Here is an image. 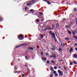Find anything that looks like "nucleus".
Wrapping results in <instances>:
<instances>
[{"label": "nucleus", "mask_w": 77, "mask_h": 77, "mask_svg": "<svg viewBox=\"0 0 77 77\" xmlns=\"http://www.w3.org/2000/svg\"><path fill=\"white\" fill-rule=\"evenodd\" d=\"M25 67L26 66V67H28L27 65H25Z\"/></svg>", "instance_id": "obj_52"}, {"label": "nucleus", "mask_w": 77, "mask_h": 77, "mask_svg": "<svg viewBox=\"0 0 77 77\" xmlns=\"http://www.w3.org/2000/svg\"><path fill=\"white\" fill-rule=\"evenodd\" d=\"M26 65H27H27H28V63H26Z\"/></svg>", "instance_id": "obj_57"}, {"label": "nucleus", "mask_w": 77, "mask_h": 77, "mask_svg": "<svg viewBox=\"0 0 77 77\" xmlns=\"http://www.w3.org/2000/svg\"><path fill=\"white\" fill-rule=\"evenodd\" d=\"M36 22H39V20H36Z\"/></svg>", "instance_id": "obj_33"}, {"label": "nucleus", "mask_w": 77, "mask_h": 77, "mask_svg": "<svg viewBox=\"0 0 77 77\" xmlns=\"http://www.w3.org/2000/svg\"><path fill=\"white\" fill-rule=\"evenodd\" d=\"M58 51L60 52H62V49L61 48L59 47V48Z\"/></svg>", "instance_id": "obj_8"}, {"label": "nucleus", "mask_w": 77, "mask_h": 77, "mask_svg": "<svg viewBox=\"0 0 77 77\" xmlns=\"http://www.w3.org/2000/svg\"><path fill=\"white\" fill-rule=\"evenodd\" d=\"M75 33H77V31L76 30V31H75Z\"/></svg>", "instance_id": "obj_62"}, {"label": "nucleus", "mask_w": 77, "mask_h": 77, "mask_svg": "<svg viewBox=\"0 0 77 77\" xmlns=\"http://www.w3.org/2000/svg\"><path fill=\"white\" fill-rule=\"evenodd\" d=\"M29 49L30 50H33V48L29 47Z\"/></svg>", "instance_id": "obj_15"}, {"label": "nucleus", "mask_w": 77, "mask_h": 77, "mask_svg": "<svg viewBox=\"0 0 77 77\" xmlns=\"http://www.w3.org/2000/svg\"><path fill=\"white\" fill-rule=\"evenodd\" d=\"M57 68L56 67V66H55L54 67V69H57Z\"/></svg>", "instance_id": "obj_30"}, {"label": "nucleus", "mask_w": 77, "mask_h": 77, "mask_svg": "<svg viewBox=\"0 0 77 77\" xmlns=\"http://www.w3.org/2000/svg\"><path fill=\"white\" fill-rule=\"evenodd\" d=\"M67 32H68V33H69L70 35H71V31H69V29H67Z\"/></svg>", "instance_id": "obj_10"}, {"label": "nucleus", "mask_w": 77, "mask_h": 77, "mask_svg": "<svg viewBox=\"0 0 77 77\" xmlns=\"http://www.w3.org/2000/svg\"><path fill=\"white\" fill-rule=\"evenodd\" d=\"M16 72H17V71H16L15 72H14V73H16Z\"/></svg>", "instance_id": "obj_60"}, {"label": "nucleus", "mask_w": 77, "mask_h": 77, "mask_svg": "<svg viewBox=\"0 0 77 77\" xmlns=\"http://www.w3.org/2000/svg\"><path fill=\"white\" fill-rule=\"evenodd\" d=\"M47 0H44V1H45V2H46Z\"/></svg>", "instance_id": "obj_63"}, {"label": "nucleus", "mask_w": 77, "mask_h": 77, "mask_svg": "<svg viewBox=\"0 0 77 77\" xmlns=\"http://www.w3.org/2000/svg\"><path fill=\"white\" fill-rule=\"evenodd\" d=\"M39 15H41L43 14L42 12L39 13Z\"/></svg>", "instance_id": "obj_24"}, {"label": "nucleus", "mask_w": 77, "mask_h": 77, "mask_svg": "<svg viewBox=\"0 0 77 77\" xmlns=\"http://www.w3.org/2000/svg\"><path fill=\"white\" fill-rule=\"evenodd\" d=\"M56 72H56V71H53V73H54V74H55L56 73Z\"/></svg>", "instance_id": "obj_35"}, {"label": "nucleus", "mask_w": 77, "mask_h": 77, "mask_svg": "<svg viewBox=\"0 0 77 77\" xmlns=\"http://www.w3.org/2000/svg\"><path fill=\"white\" fill-rule=\"evenodd\" d=\"M65 27L66 28H68V27H69V26L66 25L65 26Z\"/></svg>", "instance_id": "obj_25"}, {"label": "nucleus", "mask_w": 77, "mask_h": 77, "mask_svg": "<svg viewBox=\"0 0 77 77\" xmlns=\"http://www.w3.org/2000/svg\"><path fill=\"white\" fill-rule=\"evenodd\" d=\"M27 15H28V14H26V15H25V16H27Z\"/></svg>", "instance_id": "obj_53"}, {"label": "nucleus", "mask_w": 77, "mask_h": 77, "mask_svg": "<svg viewBox=\"0 0 77 77\" xmlns=\"http://www.w3.org/2000/svg\"><path fill=\"white\" fill-rule=\"evenodd\" d=\"M51 50H53V51H54L56 49L55 48H52L51 49Z\"/></svg>", "instance_id": "obj_20"}, {"label": "nucleus", "mask_w": 77, "mask_h": 77, "mask_svg": "<svg viewBox=\"0 0 77 77\" xmlns=\"http://www.w3.org/2000/svg\"><path fill=\"white\" fill-rule=\"evenodd\" d=\"M24 74H23L22 75V77H24Z\"/></svg>", "instance_id": "obj_44"}, {"label": "nucleus", "mask_w": 77, "mask_h": 77, "mask_svg": "<svg viewBox=\"0 0 77 77\" xmlns=\"http://www.w3.org/2000/svg\"><path fill=\"white\" fill-rule=\"evenodd\" d=\"M48 33L50 34L52 38H54L55 40V42H57V40H56V36L55 35V34L54 33V32H52V31L51 30L49 31Z\"/></svg>", "instance_id": "obj_1"}, {"label": "nucleus", "mask_w": 77, "mask_h": 77, "mask_svg": "<svg viewBox=\"0 0 77 77\" xmlns=\"http://www.w3.org/2000/svg\"><path fill=\"white\" fill-rule=\"evenodd\" d=\"M70 19H74L75 17V16H74V14H71L70 15Z\"/></svg>", "instance_id": "obj_5"}, {"label": "nucleus", "mask_w": 77, "mask_h": 77, "mask_svg": "<svg viewBox=\"0 0 77 77\" xmlns=\"http://www.w3.org/2000/svg\"><path fill=\"white\" fill-rule=\"evenodd\" d=\"M51 62H52V63H55V62H54V60H51Z\"/></svg>", "instance_id": "obj_23"}, {"label": "nucleus", "mask_w": 77, "mask_h": 77, "mask_svg": "<svg viewBox=\"0 0 77 77\" xmlns=\"http://www.w3.org/2000/svg\"><path fill=\"white\" fill-rule=\"evenodd\" d=\"M40 37H41V39H42L44 37V35H42V34H40Z\"/></svg>", "instance_id": "obj_11"}, {"label": "nucleus", "mask_w": 77, "mask_h": 77, "mask_svg": "<svg viewBox=\"0 0 77 77\" xmlns=\"http://www.w3.org/2000/svg\"><path fill=\"white\" fill-rule=\"evenodd\" d=\"M42 60L44 61V60L45 61L47 60V58H44V57H42Z\"/></svg>", "instance_id": "obj_9"}, {"label": "nucleus", "mask_w": 77, "mask_h": 77, "mask_svg": "<svg viewBox=\"0 0 77 77\" xmlns=\"http://www.w3.org/2000/svg\"><path fill=\"white\" fill-rule=\"evenodd\" d=\"M72 65V63H70V65Z\"/></svg>", "instance_id": "obj_40"}, {"label": "nucleus", "mask_w": 77, "mask_h": 77, "mask_svg": "<svg viewBox=\"0 0 77 77\" xmlns=\"http://www.w3.org/2000/svg\"><path fill=\"white\" fill-rule=\"evenodd\" d=\"M0 20H3V17H0Z\"/></svg>", "instance_id": "obj_43"}, {"label": "nucleus", "mask_w": 77, "mask_h": 77, "mask_svg": "<svg viewBox=\"0 0 77 77\" xmlns=\"http://www.w3.org/2000/svg\"><path fill=\"white\" fill-rule=\"evenodd\" d=\"M75 50L77 51V48H75Z\"/></svg>", "instance_id": "obj_51"}, {"label": "nucleus", "mask_w": 77, "mask_h": 77, "mask_svg": "<svg viewBox=\"0 0 77 77\" xmlns=\"http://www.w3.org/2000/svg\"><path fill=\"white\" fill-rule=\"evenodd\" d=\"M54 59H56V55H54Z\"/></svg>", "instance_id": "obj_29"}, {"label": "nucleus", "mask_w": 77, "mask_h": 77, "mask_svg": "<svg viewBox=\"0 0 77 77\" xmlns=\"http://www.w3.org/2000/svg\"><path fill=\"white\" fill-rule=\"evenodd\" d=\"M75 21L76 22V24H77V20H75Z\"/></svg>", "instance_id": "obj_38"}, {"label": "nucleus", "mask_w": 77, "mask_h": 77, "mask_svg": "<svg viewBox=\"0 0 77 77\" xmlns=\"http://www.w3.org/2000/svg\"><path fill=\"white\" fill-rule=\"evenodd\" d=\"M31 2H32V3H35L36 2V0H32Z\"/></svg>", "instance_id": "obj_13"}, {"label": "nucleus", "mask_w": 77, "mask_h": 77, "mask_svg": "<svg viewBox=\"0 0 77 77\" xmlns=\"http://www.w3.org/2000/svg\"><path fill=\"white\" fill-rule=\"evenodd\" d=\"M69 52L70 53H71V50H69Z\"/></svg>", "instance_id": "obj_50"}, {"label": "nucleus", "mask_w": 77, "mask_h": 77, "mask_svg": "<svg viewBox=\"0 0 77 77\" xmlns=\"http://www.w3.org/2000/svg\"><path fill=\"white\" fill-rule=\"evenodd\" d=\"M46 63H50V62H49V61H47Z\"/></svg>", "instance_id": "obj_42"}, {"label": "nucleus", "mask_w": 77, "mask_h": 77, "mask_svg": "<svg viewBox=\"0 0 77 77\" xmlns=\"http://www.w3.org/2000/svg\"><path fill=\"white\" fill-rule=\"evenodd\" d=\"M55 55L54 54H52L51 56V57H54V55Z\"/></svg>", "instance_id": "obj_19"}, {"label": "nucleus", "mask_w": 77, "mask_h": 77, "mask_svg": "<svg viewBox=\"0 0 77 77\" xmlns=\"http://www.w3.org/2000/svg\"><path fill=\"white\" fill-rule=\"evenodd\" d=\"M53 47L54 48H56V46L53 45Z\"/></svg>", "instance_id": "obj_49"}, {"label": "nucleus", "mask_w": 77, "mask_h": 77, "mask_svg": "<svg viewBox=\"0 0 77 77\" xmlns=\"http://www.w3.org/2000/svg\"><path fill=\"white\" fill-rule=\"evenodd\" d=\"M58 72L59 74V76H62L63 75V72L62 71H61L60 70H58Z\"/></svg>", "instance_id": "obj_4"}, {"label": "nucleus", "mask_w": 77, "mask_h": 77, "mask_svg": "<svg viewBox=\"0 0 77 77\" xmlns=\"http://www.w3.org/2000/svg\"><path fill=\"white\" fill-rule=\"evenodd\" d=\"M65 47V43L63 44V45L62 46V47Z\"/></svg>", "instance_id": "obj_37"}, {"label": "nucleus", "mask_w": 77, "mask_h": 77, "mask_svg": "<svg viewBox=\"0 0 77 77\" xmlns=\"http://www.w3.org/2000/svg\"><path fill=\"white\" fill-rule=\"evenodd\" d=\"M46 26L45 24H43V26Z\"/></svg>", "instance_id": "obj_59"}, {"label": "nucleus", "mask_w": 77, "mask_h": 77, "mask_svg": "<svg viewBox=\"0 0 77 77\" xmlns=\"http://www.w3.org/2000/svg\"><path fill=\"white\" fill-rule=\"evenodd\" d=\"M75 45H77V43H75Z\"/></svg>", "instance_id": "obj_54"}, {"label": "nucleus", "mask_w": 77, "mask_h": 77, "mask_svg": "<svg viewBox=\"0 0 77 77\" xmlns=\"http://www.w3.org/2000/svg\"><path fill=\"white\" fill-rule=\"evenodd\" d=\"M34 11V10H33V9H31L29 10V12H32V11Z\"/></svg>", "instance_id": "obj_32"}, {"label": "nucleus", "mask_w": 77, "mask_h": 77, "mask_svg": "<svg viewBox=\"0 0 77 77\" xmlns=\"http://www.w3.org/2000/svg\"><path fill=\"white\" fill-rule=\"evenodd\" d=\"M49 30H53V29L51 28V27H50L49 29Z\"/></svg>", "instance_id": "obj_39"}, {"label": "nucleus", "mask_w": 77, "mask_h": 77, "mask_svg": "<svg viewBox=\"0 0 77 77\" xmlns=\"http://www.w3.org/2000/svg\"><path fill=\"white\" fill-rule=\"evenodd\" d=\"M48 29V26L45 29V30H47Z\"/></svg>", "instance_id": "obj_22"}, {"label": "nucleus", "mask_w": 77, "mask_h": 77, "mask_svg": "<svg viewBox=\"0 0 77 77\" xmlns=\"http://www.w3.org/2000/svg\"><path fill=\"white\" fill-rule=\"evenodd\" d=\"M24 38V36L22 35H19V36L18 39L19 40H22V39H23Z\"/></svg>", "instance_id": "obj_3"}, {"label": "nucleus", "mask_w": 77, "mask_h": 77, "mask_svg": "<svg viewBox=\"0 0 77 77\" xmlns=\"http://www.w3.org/2000/svg\"><path fill=\"white\" fill-rule=\"evenodd\" d=\"M45 54L46 56H48V55H49V54H48L47 53H46Z\"/></svg>", "instance_id": "obj_41"}, {"label": "nucleus", "mask_w": 77, "mask_h": 77, "mask_svg": "<svg viewBox=\"0 0 77 77\" xmlns=\"http://www.w3.org/2000/svg\"><path fill=\"white\" fill-rule=\"evenodd\" d=\"M73 63L75 65H77V62H75V61H73Z\"/></svg>", "instance_id": "obj_21"}, {"label": "nucleus", "mask_w": 77, "mask_h": 77, "mask_svg": "<svg viewBox=\"0 0 77 77\" xmlns=\"http://www.w3.org/2000/svg\"><path fill=\"white\" fill-rule=\"evenodd\" d=\"M74 11H75H75H77V9H76V8H74Z\"/></svg>", "instance_id": "obj_36"}, {"label": "nucleus", "mask_w": 77, "mask_h": 77, "mask_svg": "<svg viewBox=\"0 0 77 77\" xmlns=\"http://www.w3.org/2000/svg\"><path fill=\"white\" fill-rule=\"evenodd\" d=\"M70 51H72V48H70Z\"/></svg>", "instance_id": "obj_45"}, {"label": "nucleus", "mask_w": 77, "mask_h": 77, "mask_svg": "<svg viewBox=\"0 0 77 77\" xmlns=\"http://www.w3.org/2000/svg\"><path fill=\"white\" fill-rule=\"evenodd\" d=\"M32 14H33V13H34V12H32Z\"/></svg>", "instance_id": "obj_64"}, {"label": "nucleus", "mask_w": 77, "mask_h": 77, "mask_svg": "<svg viewBox=\"0 0 77 77\" xmlns=\"http://www.w3.org/2000/svg\"><path fill=\"white\" fill-rule=\"evenodd\" d=\"M72 33L73 34L75 35V32L74 31H72Z\"/></svg>", "instance_id": "obj_27"}, {"label": "nucleus", "mask_w": 77, "mask_h": 77, "mask_svg": "<svg viewBox=\"0 0 77 77\" xmlns=\"http://www.w3.org/2000/svg\"><path fill=\"white\" fill-rule=\"evenodd\" d=\"M73 37H74V38H75V39H77V37L76 36H74L73 35Z\"/></svg>", "instance_id": "obj_28"}, {"label": "nucleus", "mask_w": 77, "mask_h": 77, "mask_svg": "<svg viewBox=\"0 0 77 77\" xmlns=\"http://www.w3.org/2000/svg\"><path fill=\"white\" fill-rule=\"evenodd\" d=\"M16 68H17V67L15 66L14 67V69H16Z\"/></svg>", "instance_id": "obj_56"}, {"label": "nucleus", "mask_w": 77, "mask_h": 77, "mask_svg": "<svg viewBox=\"0 0 77 77\" xmlns=\"http://www.w3.org/2000/svg\"><path fill=\"white\" fill-rule=\"evenodd\" d=\"M64 68H65V69H66V67H64Z\"/></svg>", "instance_id": "obj_58"}, {"label": "nucleus", "mask_w": 77, "mask_h": 77, "mask_svg": "<svg viewBox=\"0 0 77 77\" xmlns=\"http://www.w3.org/2000/svg\"><path fill=\"white\" fill-rule=\"evenodd\" d=\"M52 29V30H53L54 29V25H53L51 26Z\"/></svg>", "instance_id": "obj_16"}, {"label": "nucleus", "mask_w": 77, "mask_h": 77, "mask_svg": "<svg viewBox=\"0 0 77 77\" xmlns=\"http://www.w3.org/2000/svg\"><path fill=\"white\" fill-rule=\"evenodd\" d=\"M61 45H63V44H61Z\"/></svg>", "instance_id": "obj_61"}, {"label": "nucleus", "mask_w": 77, "mask_h": 77, "mask_svg": "<svg viewBox=\"0 0 77 77\" xmlns=\"http://www.w3.org/2000/svg\"><path fill=\"white\" fill-rule=\"evenodd\" d=\"M47 3H48V5H51V2H49V1H48L47 2Z\"/></svg>", "instance_id": "obj_18"}, {"label": "nucleus", "mask_w": 77, "mask_h": 77, "mask_svg": "<svg viewBox=\"0 0 77 77\" xmlns=\"http://www.w3.org/2000/svg\"><path fill=\"white\" fill-rule=\"evenodd\" d=\"M31 5H32V3H31V2H30L26 4L27 6H31Z\"/></svg>", "instance_id": "obj_7"}, {"label": "nucleus", "mask_w": 77, "mask_h": 77, "mask_svg": "<svg viewBox=\"0 0 77 77\" xmlns=\"http://www.w3.org/2000/svg\"><path fill=\"white\" fill-rule=\"evenodd\" d=\"M27 7H26L25 8V11H27Z\"/></svg>", "instance_id": "obj_34"}, {"label": "nucleus", "mask_w": 77, "mask_h": 77, "mask_svg": "<svg viewBox=\"0 0 77 77\" xmlns=\"http://www.w3.org/2000/svg\"><path fill=\"white\" fill-rule=\"evenodd\" d=\"M21 45L22 46H24L25 45L26 46L27 45V44L26 43H23V44H21L20 45H19L17 46L16 47V48H15V49H16V48H18V47H21Z\"/></svg>", "instance_id": "obj_2"}, {"label": "nucleus", "mask_w": 77, "mask_h": 77, "mask_svg": "<svg viewBox=\"0 0 77 77\" xmlns=\"http://www.w3.org/2000/svg\"><path fill=\"white\" fill-rule=\"evenodd\" d=\"M51 71H54V69L53 67L51 66Z\"/></svg>", "instance_id": "obj_12"}, {"label": "nucleus", "mask_w": 77, "mask_h": 77, "mask_svg": "<svg viewBox=\"0 0 77 77\" xmlns=\"http://www.w3.org/2000/svg\"><path fill=\"white\" fill-rule=\"evenodd\" d=\"M25 57L26 60H28L29 59V58L27 57V56H26Z\"/></svg>", "instance_id": "obj_26"}, {"label": "nucleus", "mask_w": 77, "mask_h": 77, "mask_svg": "<svg viewBox=\"0 0 77 77\" xmlns=\"http://www.w3.org/2000/svg\"><path fill=\"white\" fill-rule=\"evenodd\" d=\"M73 57L75 58H76V57H77V54H74L73 55Z\"/></svg>", "instance_id": "obj_14"}, {"label": "nucleus", "mask_w": 77, "mask_h": 77, "mask_svg": "<svg viewBox=\"0 0 77 77\" xmlns=\"http://www.w3.org/2000/svg\"><path fill=\"white\" fill-rule=\"evenodd\" d=\"M52 76H53L52 75H51V74L50 75V77H52Z\"/></svg>", "instance_id": "obj_47"}, {"label": "nucleus", "mask_w": 77, "mask_h": 77, "mask_svg": "<svg viewBox=\"0 0 77 77\" xmlns=\"http://www.w3.org/2000/svg\"><path fill=\"white\" fill-rule=\"evenodd\" d=\"M69 38H65V40L66 41H69Z\"/></svg>", "instance_id": "obj_17"}, {"label": "nucleus", "mask_w": 77, "mask_h": 77, "mask_svg": "<svg viewBox=\"0 0 77 77\" xmlns=\"http://www.w3.org/2000/svg\"><path fill=\"white\" fill-rule=\"evenodd\" d=\"M41 15L39 14V16H38V17H41Z\"/></svg>", "instance_id": "obj_46"}, {"label": "nucleus", "mask_w": 77, "mask_h": 77, "mask_svg": "<svg viewBox=\"0 0 77 77\" xmlns=\"http://www.w3.org/2000/svg\"><path fill=\"white\" fill-rule=\"evenodd\" d=\"M59 27V23H57L56 25V29H58Z\"/></svg>", "instance_id": "obj_6"}, {"label": "nucleus", "mask_w": 77, "mask_h": 77, "mask_svg": "<svg viewBox=\"0 0 77 77\" xmlns=\"http://www.w3.org/2000/svg\"><path fill=\"white\" fill-rule=\"evenodd\" d=\"M55 76H56V77H57L58 76V74L57 73H55Z\"/></svg>", "instance_id": "obj_31"}, {"label": "nucleus", "mask_w": 77, "mask_h": 77, "mask_svg": "<svg viewBox=\"0 0 77 77\" xmlns=\"http://www.w3.org/2000/svg\"><path fill=\"white\" fill-rule=\"evenodd\" d=\"M41 54H42V55H43V53L42 51L41 52Z\"/></svg>", "instance_id": "obj_48"}, {"label": "nucleus", "mask_w": 77, "mask_h": 77, "mask_svg": "<svg viewBox=\"0 0 77 77\" xmlns=\"http://www.w3.org/2000/svg\"><path fill=\"white\" fill-rule=\"evenodd\" d=\"M60 62H63V60H60Z\"/></svg>", "instance_id": "obj_55"}]
</instances>
